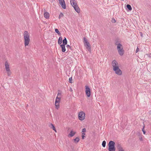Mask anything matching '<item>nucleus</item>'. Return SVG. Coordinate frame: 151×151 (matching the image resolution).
<instances>
[{"label": "nucleus", "instance_id": "f257e3e1", "mask_svg": "<svg viewBox=\"0 0 151 151\" xmlns=\"http://www.w3.org/2000/svg\"><path fill=\"white\" fill-rule=\"evenodd\" d=\"M113 70L116 74L121 75L122 74V71L119 69L118 64L115 60H113L112 62Z\"/></svg>", "mask_w": 151, "mask_h": 151}, {"label": "nucleus", "instance_id": "f03ea898", "mask_svg": "<svg viewBox=\"0 0 151 151\" xmlns=\"http://www.w3.org/2000/svg\"><path fill=\"white\" fill-rule=\"evenodd\" d=\"M24 46H26L29 44L30 41L29 35L27 31H25L24 34Z\"/></svg>", "mask_w": 151, "mask_h": 151}, {"label": "nucleus", "instance_id": "7ed1b4c3", "mask_svg": "<svg viewBox=\"0 0 151 151\" xmlns=\"http://www.w3.org/2000/svg\"><path fill=\"white\" fill-rule=\"evenodd\" d=\"M115 142L113 141H110L109 142L108 145L109 148L108 150L109 151H115L116 148L115 147Z\"/></svg>", "mask_w": 151, "mask_h": 151}, {"label": "nucleus", "instance_id": "20e7f679", "mask_svg": "<svg viewBox=\"0 0 151 151\" xmlns=\"http://www.w3.org/2000/svg\"><path fill=\"white\" fill-rule=\"evenodd\" d=\"M83 42L84 46L88 50V51H91V45L88 42V40L85 37H83Z\"/></svg>", "mask_w": 151, "mask_h": 151}, {"label": "nucleus", "instance_id": "39448f33", "mask_svg": "<svg viewBox=\"0 0 151 151\" xmlns=\"http://www.w3.org/2000/svg\"><path fill=\"white\" fill-rule=\"evenodd\" d=\"M117 49L119 55L121 56L123 55L124 53V50L123 49V46L122 45H119L117 46Z\"/></svg>", "mask_w": 151, "mask_h": 151}, {"label": "nucleus", "instance_id": "423d86ee", "mask_svg": "<svg viewBox=\"0 0 151 151\" xmlns=\"http://www.w3.org/2000/svg\"><path fill=\"white\" fill-rule=\"evenodd\" d=\"M85 91L86 95L87 97H89L91 95V90L89 86L86 85L85 86Z\"/></svg>", "mask_w": 151, "mask_h": 151}, {"label": "nucleus", "instance_id": "0eeeda50", "mask_svg": "<svg viewBox=\"0 0 151 151\" xmlns=\"http://www.w3.org/2000/svg\"><path fill=\"white\" fill-rule=\"evenodd\" d=\"M85 114L83 111H80L78 114V119L81 121H83L85 119Z\"/></svg>", "mask_w": 151, "mask_h": 151}, {"label": "nucleus", "instance_id": "6e6552de", "mask_svg": "<svg viewBox=\"0 0 151 151\" xmlns=\"http://www.w3.org/2000/svg\"><path fill=\"white\" fill-rule=\"evenodd\" d=\"M5 65L6 70L7 72V75L9 76L11 74V72L9 69V65L7 61H6L5 62Z\"/></svg>", "mask_w": 151, "mask_h": 151}, {"label": "nucleus", "instance_id": "1a4fd4ad", "mask_svg": "<svg viewBox=\"0 0 151 151\" xmlns=\"http://www.w3.org/2000/svg\"><path fill=\"white\" fill-rule=\"evenodd\" d=\"M59 3L62 8L64 9L66 8V6L64 0H59Z\"/></svg>", "mask_w": 151, "mask_h": 151}, {"label": "nucleus", "instance_id": "9d476101", "mask_svg": "<svg viewBox=\"0 0 151 151\" xmlns=\"http://www.w3.org/2000/svg\"><path fill=\"white\" fill-rule=\"evenodd\" d=\"M121 41L120 40V39L117 37L114 40V44L115 45H117L118 46L119 45H122L121 44Z\"/></svg>", "mask_w": 151, "mask_h": 151}, {"label": "nucleus", "instance_id": "9b49d317", "mask_svg": "<svg viewBox=\"0 0 151 151\" xmlns=\"http://www.w3.org/2000/svg\"><path fill=\"white\" fill-rule=\"evenodd\" d=\"M75 10L78 13H79L80 12V9L78 7V4L76 3L75 5L73 7Z\"/></svg>", "mask_w": 151, "mask_h": 151}, {"label": "nucleus", "instance_id": "f8f14e48", "mask_svg": "<svg viewBox=\"0 0 151 151\" xmlns=\"http://www.w3.org/2000/svg\"><path fill=\"white\" fill-rule=\"evenodd\" d=\"M44 17L46 19H48L49 18L50 14L48 12H46L45 9L44 10Z\"/></svg>", "mask_w": 151, "mask_h": 151}, {"label": "nucleus", "instance_id": "ddd939ff", "mask_svg": "<svg viewBox=\"0 0 151 151\" xmlns=\"http://www.w3.org/2000/svg\"><path fill=\"white\" fill-rule=\"evenodd\" d=\"M76 132L73 131L72 130H71L69 133V134L68 135V136L69 137H72L75 134H76Z\"/></svg>", "mask_w": 151, "mask_h": 151}, {"label": "nucleus", "instance_id": "4468645a", "mask_svg": "<svg viewBox=\"0 0 151 151\" xmlns=\"http://www.w3.org/2000/svg\"><path fill=\"white\" fill-rule=\"evenodd\" d=\"M65 45H63V44H61L60 45V46L61 48L62 51L63 52H65L66 51Z\"/></svg>", "mask_w": 151, "mask_h": 151}, {"label": "nucleus", "instance_id": "2eb2a0df", "mask_svg": "<svg viewBox=\"0 0 151 151\" xmlns=\"http://www.w3.org/2000/svg\"><path fill=\"white\" fill-rule=\"evenodd\" d=\"M62 41L63 40L62 37H60L58 40V43L60 45H61V44L62 43Z\"/></svg>", "mask_w": 151, "mask_h": 151}, {"label": "nucleus", "instance_id": "dca6fc26", "mask_svg": "<svg viewBox=\"0 0 151 151\" xmlns=\"http://www.w3.org/2000/svg\"><path fill=\"white\" fill-rule=\"evenodd\" d=\"M63 44L66 45L67 44V40L65 37H64V39L63 40Z\"/></svg>", "mask_w": 151, "mask_h": 151}, {"label": "nucleus", "instance_id": "f3484780", "mask_svg": "<svg viewBox=\"0 0 151 151\" xmlns=\"http://www.w3.org/2000/svg\"><path fill=\"white\" fill-rule=\"evenodd\" d=\"M73 140L75 143L77 144L79 142L80 140V139L79 137H76V138L73 139Z\"/></svg>", "mask_w": 151, "mask_h": 151}, {"label": "nucleus", "instance_id": "a211bd4d", "mask_svg": "<svg viewBox=\"0 0 151 151\" xmlns=\"http://www.w3.org/2000/svg\"><path fill=\"white\" fill-rule=\"evenodd\" d=\"M75 0H70V3L72 5V6L73 7L75 5L76 3H75Z\"/></svg>", "mask_w": 151, "mask_h": 151}, {"label": "nucleus", "instance_id": "6ab92c4d", "mask_svg": "<svg viewBox=\"0 0 151 151\" xmlns=\"http://www.w3.org/2000/svg\"><path fill=\"white\" fill-rule=\"evenodd\" d=\"M117 147L118 151L119 150L122 149H123L121 145L119 143H118L117 144Z\"/></svg>", "mask_w": 151, "mask_h": 151}, {"label": "nucleus", "instance_id": "aec40b11", "mask_svg": "<svg viewBox=\"0 0 151 151\" xmlns=\"http://www.w3.org/2000/svg\"><path fill=\"white\" fill-rule=\"evenodd\" d=\"M126 7L129 11H131L132 10V8L130 5L127 4L126 6Z\"/></svg>", "mask_w": 151, "mask_h": 151}, {"label": "nucleus", "instance_id": "412c9836", "mask_svg": "<svg viewBox=\"0 0 151 151\" xmlns=\"http://www.w3.org/2000/svg\"><path fill=\"white\" fill-rule=\"evenodd\" d=\"M50 125L51 126V127H50L53 130L55 131V132H57L56 130V129L54 125L51 123L50 124Z\"/></svg>", "mask_w": 151, "mask_h": 151}, {"label": "nucleus", "instance_id": "4be33fe9", "mask_svg": "<svg viewBox=\"0 0 151 151\" xmlns=\"http://www.w3.org/2000/svg\"><path fill=\"white\" fill-rule=\"evenodd\" d=\"M55 32H56V33L58 34L60 36L61 35V33H60V32L59 31L58 29H55Z\"/></svg>", "mask_w": 151, "mask_h": 151}, {"label": "nucleus", "instance_id": "5701e85b", "mask_svg": "<svg viewBox=\"0 0 151 151\" xmlns=\"http://www.w3.org/2000/svg\"><path fill=\"white\" fill-rule=\"evenodd\" d=\"M145 124H144V123H143V128L142 129V131L143 132V133L144 134H145L146 133V131L144 130V128H145Z\"/></svg>", "mask_w": 151, "mask_h": 151}, {"label": "nucleus", "instance_id": "b1692460", "mask_svg": "<svg viewBox=\"0 0 151 151\" xmlns=\"http://www.w3.org/2000/svg\"><path fill=\"white\" fill-rule=\"evenodd\" d=\"M55 108L56 109H58L60 107V105L59 103H57V104L55 103Z\"/></svg>", "mask_w": 151, "mask_h": 151}, {"label": "nucleus", "instance_id": "393cba45", "mask_svg": "<svg viewBox=\"0 0 151 151\" xmlns=\"http://www.w3.org/2000/svg\"><path fill=\"white\" fill-rule=\"evenodd\" d=\"M106 145V142L104 140L103 141L102 144V145L103 147H105Z\"/></svg>", "mask_w": 151, "mask_h": 151}, {"label": "nucleus", "instance_id": "a878e982", "mask_svg": "<svg viewBox=\"0 0 151 151\" xmlns=\"http://www.w3.org/2000/svg\"><path fill=\"white\" fill-rule=\"evenodd\" d=\"M82 136H81V137H82V139H85V135H86V134L85 133H83L82 132Z\"/></svg>", "mask_w": 151, "mask_h": 151}, {"label": "nucleus", "instance_id": "bb28decb", "mask_svg": "<svg viewBox=\"0 0 151 151\" xmlns=\"http://www.w3.org/2000/svg\"><path fill=\"white\" fill-rule=\"evenodd\" d=\"M63 13H61L59 15V19L61 17H63Z\"/></svg>", "mask_w": 151, "mask_h": 151}, {"label": "nucleus", "instance_id": "cd10ccee", "mask_svg": "<svg viewBox=\"0 0 151 151\" xmlns=\"http://www.w3.org/2000/svg\"><path fill=\"white\" fill-rule=\"evenodd\" d=\"M86 132V129L85 128L83 129L82 130V133H84Z\"/></svg>", "mask_w": 151, "mask_h": 151}, {"label": "nucleus", "instance_id": "c85d7f7f", "mask_svg": "<svg viewBox=\"0 0 151 151\" xmlns=\"http://www.w3.org/2000/svg\"><path fill=\"white\" fill-rule=\"evenodd\" d=\"M72 77L70 78L69 79V82L70 83H72Z\"/></svg>", "mask_w": 151, "mask_h": 151}, {"label": "nucleus", "instance_id": "c756f323", "mask_svg": "<svg viewBox=\"0 0 151 151\" xmlns=\"http://www.w3.org/2000/svg\"><path fill=\"white\" fill-rule=\"evenodd\" d=\"M67 47H68L69 49H70L71 50H72L73 49L72 48V47L71 46H70L69 45H67L66 46Z\"/></svg>", "mask_w": 151, "mask_h": 151}, {"label": "nucleus", "instance_id": "7c9ffc66", "mask_svg": "<svg viewBox=\"0 0 151 151\" xmlns=\"http://www.w3.org/2000/svg\"><path fill=\"white\" fill-rule=\"evenodd\" d=\"M60 100H55V103L56 104H57V103H59L60 102Z\"/></svg>", "mask_w": 151, "mask_h": 151}, {"label": "nucleus", "instance_id": "2f4dec72", "mask_svg": "<svg viewBox=\"0 0 151 151\" xmlns=\"http://www.w3.org/2000/svg\"><path fill=\"white\" fill-rule=\"evenodd\" d=\"M58 93L57 96H59L61 95V93L60 91V90H58Z\"/></svg>", "mask_w": 151, "mask_h": 151}, {"label": "nucleus", "instance_id": "473e14b6", "mask_svg": "<svg viewBox=\"0 0 151 151\" xmlns=\"http://www.w3.org/2000/svg\"><path fill=\"white\" fill-rule=\"evenodd\" d=\"M111 21L113 23H115L116 22V20L114 18H112Z\"/></svg>", "mask_w": 151, "mask_h": 151}, {"label": "nucleus", "instance_id": "72a5a7b5", "mask_svg": "<svg viewBox=\"0 0 151 151\" xmlns=\"http://www.w3.org/2000/svg\"><path fill=\"white\" fill-rule=\"evenodd\" d=\"M60 99H61V98L60 97H58V96H57V97H56V99L55 100H60Z\"/></svg>", "mask_w": 151, "mask_h": 151}, {"label": "nucleus", "instance_id": "f704fd0d", "mask_svg": "<svg viewBox=\"0 0 151 151\" xmlns=\"http://www.w3.org/2000/svg\"><path fill=\"white\" fill-rule=\"evenodd\" d=\"M139 51V48L138 47H137V48L135 51V52L136 53L137 52Z\"/></svg>", "mask_w": 151, "mask_h": 151}, {"label": "nucleus", "instance_id": "c9c22d12", "mask_svg": "<svg viewBox=\"0 0 151 151\" xmlns=\"http://www.w3.org/2000/svg\"><path fill=\"white\" fill-rule=\"evenodd\" d=\"M139 139L140 141H142V137H139Z\"/></svg>", "mask_w": 151, "mask_h": 151}, {"label": "nucleus", "instance_id": "e433bc0d", "mask_svg": "<svg viewBox=\"0 0 151 151\" xmlns=\"http://www.w3.org/2000/svg\"><path fill=\"white\" fill-rule=\"evenodd\" d=\"M118 151H124V150L123 149H120V150H119Z\"/></svg>", "mask_w": 151, "mask_h": 151}, {"label": "nucleus", "instance_id": "4c0bfd02", "mask_svg": "<svg viewBox=\"0 0 151 151\" xmlns=\"http://www.w3.org/2000/svg\"><path fill=\"white\" fill-rule=\"evenodd\" d=\"M141 36L142 37L143 35V33L142 32H140Z\"/></svg>", "mask_w": 151, "mask_h": 151}, {"label": "nucleus", "instance_id": "58836bf2", "mask_svg": "<svg viewBox=\"0 0 151 151\" xmlns=\"http://www.w3.org/2000/svg\"><path fill=\"white\" fill-rule=\"evenodd\" d=\"M137 134H138V136H139L140 135V133L139 132H138L137 133Z\"/></svg>", "mask_w": 151, "mask_h": 151}, {"label": "nucleus", "instance_id": "ea45409f", "mask_svg": "<svg viewBox=\"0 0 151 151\" xmlns=\"http://www.w3.org/2000/svg\"><path fill=\"white\" fill-rule=\"evenodd\" d=\"M70 91H72V90L71 88H70Z\"/></svg>", "mask_w": 151, "mask_h": 151}, {"label": "nucleus", "instance_id": "a19ab883", "mask_svg": "<svg viewBox=\"0 0 151 151\" xmlns=\"http://www.w3.org/2000/svg\"><path fill=\"white\" fill-rule=\"evenodd\" d=\"M28 106V104H27V105L26 107H27V106Z\"/></svg>", "mask_w": 151, "mask_h": 151}, {"label": "nucleus", "instance_id": "79ce46f5", "mask_svg": "<svg viewBox=\"0 0 151 151\" xmlns=\"http://www.w3.org/2000/svg\"><path fill=\"white\" fill-rule=\"evenodd\" d=\"M150 55H151V54H150Z\"/></svg>", "mask_w": 151, "mask_h": 151}]
</instances>
